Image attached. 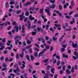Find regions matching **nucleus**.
Returning a JSON list of instances; mask_svg holds the SVG:
<instances>
[{
	"label": "nucleus",
	"mask_w": 78,
	"mask_h": 78,
	"mask_svg": "<svg viewBox=\"0 0 78 78\" xmlns=\"http://www.w3.org/2000/svg\"><path fill=\"white\" fill-rule=\"evenodd\" d=\"M56 58L58 59H61V57L58 55H57L56 57Z\"/></svg>",
	"instance_id": "nucleus-50"
},
{
	"label": "nucleus",
	"mask_w": 78,
	"mask_h": 78,
	"mask_svg": "<svg viewBox=\"0 0 78 78\" xmlns=\"http://www.w3.org/2000/svg\"><path fill=\"white\" fill-rule=\"evenodd\" d=\"M57 66H59L61 64V61L60 60H58L57 62Z\"/></svg>",
	"instance_id": "nucleus-15"
},
{
	"label": "nucleus",
	"mask_w": 78,
	"mask_h": 78,
	"mask_svg": "<svg viewBox=\"0 0 78 78\" xmlns=\"http://www.w3.org/2000/svg\"><path fill=\"white\" fill-rule=\"evenodd\" d=\"M74 17H78V14H75L74 16Z\"/></svg>",
	"instance_id": "nucleus-57"
},
{
	"label": "nucleus",
	"mask_w": 78,
	"mask_h": 78,
	"mask_svg": "<svg viewBox=\"0 0 78 78\" xmlns=\"http://www.w3.org/2000/svg\"><path fill=\"white\" fill-rule=\"evenodd\" d=\"M39 64H40V63L39 62H36L34 63V65L36 66H38V65H39Z\"/></svg>",
	"instance_id": "nucleus-45"
},
{
	"label": "nucleus",
	"mask_w": 78,
	"mask_h": 78,
	"mask_svg": "<svg viewBox=\"0 0 78 78\" xmlns=\"http://www.w3.org/2000/svg\"><path fill=\"white\" fill-rule=\"evenodd\" d=\"M26 58H27L28 61L30 62L31 61V60H30V57L28 55H26Z\"/></svg>",
	"instance_id": "nucleus-16"
},
{
	"label": "nucleus",
	"mask_w": 78,
	"mask_h": 78,
	"mask_svg": "<svg viewBox=\"0 0 78 78\" xmlns=\"http://www.w3.org/2000/svg\"><path fill=\"white\" fill-rule=\"evenodd\" d=\"M61 50L62 52H64V51H65V49H64V48H62L61 49Z\"/></svg>",
	"instance_id": "nucleus-39"
},
{
	"label": "nucleus",
	"mask_w": 78,
	"mask_h": 78,
	"mask_svg": "<svg viewBox=\"0 0 78 78\" xmlns=\"http://www.w3.org/2000/svg\"><path fill=\"white\" fill-rule=\"evenodd\" d=\"M71 72L72 73H74V67H73L71 70Z\"/></svg>",
	"instance_id": "nucleus-28"
},
{
	"label": "nucleus",
	"mask_w": 78,
	"mask_h": 78,
	"mask_svg": "<svg viewBox=\"0 0 78 78\" xmlns=\"http://www.w3.org/2000/svg\"><path fill=\"white\" fill-rule=\"evenodd\" d=\"M69 29H65L64 30V31H71V30H72V27L71 26H69Z\"/></svg>",
	"instance_id": "nucleus-9"
},
{
	"label": "nucleus",
	"mask_w": 78,
	"mask_h": 78,
	"mask_svg": "<svg viewBox=\"0 0 78 78\" xmlns=\"http://www.w3.org/2000/svg\"><path fill=\"white\" fill-rule=\"evenodd\" d=\"M72 46L73 47H78V45L76 44H74V43H73V42H72Z\"/></svg>",
	"instance_id": "nucleus-6"
},
{
	"label": "nucleus",
	"mask_w": 78,
	"mask_h": 78,
	"mask_svg": "<svg viewBox=\"0 0 78 78\" xmlns=\"http://www.w3.org/2000/svg\"><path fill=\"white\" fill-rule=\"evenodd\" d=\"M21 12V10H20L19 11H18V12H16L17 14H19V13H20Z\"/></svg>",
	"instance_id": "nucleus-63"
},
{
	"label": "nucleus",
	"mask_w": 78,
	"mask_h": 78,
	"mask_svg": "<svg viewBox=\"0 0 78 78\" xmlns=\"http://www.w3.org/2000/svg\"><path fill=\"white\" fill-rule=\"evenodd\" d=\"M63 37H60L59 38V41L60 42H61L62 41V39H63Z\"/></svg>",
	"instance_id": "nucleus-56"
},
{
	"label": "nucleus",
	"mask_w": 78,
	"mask_h": 78,
	"mask_svg": "<svg viewBox=\"0 0 78 78\" xmlns=\"http://www.w3.org/2000/svg\"><path fill=\"white\" fill-rule=\"evenodd\" d=\"M31 61H33L34 59H35V58L32 55L30 56Z\"/></svg>",
	"instance_id": "nucleus-25"
},
{
	"label": "nucleus",
	"mask_w": 78,
	"mask_h": 78,
	"mask_svg": "<svg viewBox=\"0 0 78 78\" xmlns=\"http://www.w3.org/2000/svg\"><path fill=\"white\" fill-rule=\"evenodd\" d=\"M74 69L75 70H77L78 69V66L76 65L74 66Z\"/></svg>",
	"instance_id": "nucleus-36"
},
{
	"label": "nucleus",
	"mask_w": 78,
	"mask_h": 78,
	"mask_svg": "<svg viewBox=\"0 0 78 78\" xmlns=\"http://www.w3.org/2000/svg\"><path fill=\"white\" fill-rule=\"evenodd\" d=\"M43 12H44V9H41L40 11V13L42 14V13H43Z\"/></svg>",
	"instance_id": "nucleus-27"
},
{
	"label": "nucleus",
	"mask_w": 78,
	"mask_h": 78,
	"mask_svg": "<svg viewBox=\"0 0 78 78\" xmlns=\"http://www.w3.org/2000/svg\"><path fill=\"white\" fill-rule=\"evenodd\" d=\"M32 34L33 36H34V35H36V32H32Z\"/></svg>",
	"instance_id": "nucleus-31"
},
{
	"label": "nucleus",
	"mask_w": 78,
	"mask_h": 78,
	"mask_svg": "<svg viewBox=\"0 0 78 78\" xmlns=\"http://www.w3.org/2000/svg\"><path fill=\"white\" fill-rule=\"evenodd\" d=\"M52 40L53 41H58V38L57 37H55V36H54L52 38Z\"/></svg>",
	"instance_id": "nucleus-10"
},
{
	"label": "nucleus",
	"mask_w": 78,
	"mask_h": 78,
	"mask_svg": "<svg viewBox=\"0 0 78 78\" xmlns=\"http://www.w3.org/2000/svg\"><path fill=\"white\" fill-rule=\"evenodd\" d=\"M24 15V13H22V14L21 15H20L19 17H23V19H25V17L24 16H23Z\"/></svg>",
	"instance_id": "nucleus-23"
},
{
	"label": "nucleus",
	"mask_w": 78,
	"mask_h": 78,
	"mask_svg": "<svg viewBox=\"0 0 78 78\" xmlns=\"http://www.w3.org/2000/svg\"><path fill=\"white\" fill-rule=\"evenodd\" d=\"M22 32H23V33H24L25 31H24L25 30V28H24V25H23L22 28Z\"/></svg>",
	"instance_id": "nucleus-21"
},
{
	"label": "nucleus",
	"mask_w": 78,
	"mask_h": 78,
	"mask_svg": "<svg viewBox=\"0 0 78 78\" xmlns=\"http://www.w3.org/2000/svg\"><path fill=\"white\" fill-rule=\"evenodd\" d=\"M73 54L74 55H76V57H75L74 56H73V58H74L75 60L76 58H78V52L76 51H75L74 52H73Z\"/></svg>",
	"instance_id": "nucleus-3"
},
{
	"label": "nucleus",
	"mask_w": 78,
	"mask_h": 78,
	"mask_svg": "<svg viewBox=\"0 0 78 78\" xmlns=\"http://www.w3.org/2000/svg\"><path fill=\"white\" fill-rule=\"evenodd\" d=\"M62 56L63 58H68V55H65L64 54H62Z\"/></svg>",
	"instance_id": "nucleus-18"
},
{
	"label": "nucleus",
	"mask_w": 78,
	"mask_h": 78,
	"mask_svg": "<svg viewBox=\"0 0 78 78\" xmlns=\"http://www.w3.org/2000/svg\"><path fill=\"white\" fill-rule=\"evenodd\" d=\"M34 50H35L36 51H39V49L37 48H34Z\"/></svg>",
	"instance_id": "nucleus-37"
},
{
	"label": "nucleus",
	"mask_w": 78,
	"mask_h": 78,
	"mask_svg": "<svg viewBox=\"0 0 78 78\" xmlns=\"http://www.w3.org/2000/svg\"><path fill=\"white\" fill-rule=\"evenodd\" d=\"M45 39L46 40H48V39H49V37L47 36H46L45 37Z\"/></svg>",
	"instance_id": "nucleus-59"
},
{
	"label": "nucleus",
	"mask_w": 78,
	"mask_h": 78,
	"mask_svg": "<svg viewBox=\"0 0 78 78\" xmlns=\"http://www.w3.org/2000/svg\"><path fill=\"white\" fill-rule=\"evenodd\" d=\"M18 41H19V40H17L15 41L16 45H17L18 44L17 42H18Z\"/></svg>",
	"instance_id": "nucleus-61"
},
{
	"label": "nucleus",
	"mask_w": 78,
	"mask_h": 78,
	"mask_svg": "<svg viewBox=\"0 0 78 78\" xmlns=\"http://www.w3.org/2000/svg\"><path fill=\"white\" fill-rule=\"evenodd\" d=\"M53 48L52 46H51L50 51H51L52 50H53Z\"/></svg>",
	"instance_id": "nucleus-49"
},
{
	"label": "nucleus",
	"mask_w": 78,
	"mask_h": 78,
	"mask_svg": "<svg viewBox=\"0 0 78 78\" xmlns=\"http://www.w3.org/2000/svg\"><path fill=\"white\" fill-rule=\"evenodd\" d=\"M5 45V43H2V42H0V46L1 47L2 45Z\"/></svg>",
	"instance_id": "nucleus-38"
},
{
	"label": "nucleus",
	"mask_w": 78,
	"mask_h": 78,
	"mask_svg": "<svg viewBox=\"0 0 78 78\" xmlns=\"http://www.w3.org/2000/svg\"><path fill=\"white\" fill-rule=\"evenodd\" d=\"M16 70L17 72H20V69H19V68L18 67H17V68H16Z\"/></svg>",
	"instance_id": "nucleus-34"
},
{
	"label": "nucleus",
	"mask_w": 78,
	"mask_h": 78,
	"mask_svg": "<svg viewBox=\"0 0 78 78\" xmlns=\"http://www.w3.org/2000/svg\"><path fill=\"white\" fill-rule=\"evenodd\" d=\"M5 38H3L2 39V42H5Z\"/></svg>",
	"instance_id": "nucleus-58"
},
{
	"label": "nucleus",
	"mask_w": 78,
	"mask_h": 78,
	"mask_svg": "<svg viewBox=\"0 0 78 78\" xmlns=\"http://www.w3.org/2000/svg\"><path fill=\"white\" fill-rule=\"evenodd\" d=\"M50 3H55V1L50 0Z\"/></svg>",
	"instance_id": "nucleus-62"
},
{
	"label": "nucleus",
	"mask_w": 78,
	"mask_h": 78,
	"mask_svg": "<svg viewBox=\"0 0 78 78\" xmlns=\"http://www.w3.org/2000/svg\"><path fill=\"white\" fill-rule=\"evenodd\" d=\"M15 4V2L14 1H12L11 2H9L10 5H14V4Z\"/></svg>",
	"instance_id": "nucleus-24"
},
{
	"label": "nucleus",
	"mask_w": 78,
	"mask_h": 78,
	"mask_svg": "<svg viewBox=\"0 0 78 78\" xmlns=\"http://www.w3.org/2000/svg\"><path fill=\"white\" fill-rule=\"evenodd\" d=\"M5 7V8H8V2L6 3Z\"/></svg>",
	"instance_id": "nucleus-48"
},
{
	"label": "nucleus",
	"mask_w": 78,
	"mask_h": 78,
	"mask_svg": "<svg viewBox=\"0 0 78 78\" xmlns=\"http://www.w3.org/2000/svg\"><path fill=\"white\" fill-rule=\"evenodd\" d=\"M22 65L23 66V67H20V68L22 69H24V67H25V66L23 64H22Z\"/></svg>",
	"instance_id": "nucleus-30"
},
{
	"label": "nucleus",
	"mask_w": 78,
	"mask_h": 78,
	"mask_svg": "<svg viewBox=\"0 0 78 78\" xmlns=\"http://www.w3.org/2000/svg\"><path fill=\"white\" fill-rule=\"evenodd\" d=\"M47 9H45L46 12H47V14L48 16H50V9H49V7H47Z\"/></svg>",
	"instance_id": "nucleus-1"
},
{
	"label": "nucleus",
	"mask_w": 78,
	"mask_h": 78,
	"mask_svg": "<svg viewBox=\"0 0 78 78\" xmlns=\"http://www.w3.org/2000/svg\"><path fill=\"white\" fill-rule=\"evenodd\" d=\"M22 4L21 2L20 3V8H22Z\"/></svg>",
	"instance_id": "nucleus-53"
},
{
	"label": "nucleus",
	"mask_w": 78,
	"mask_h": 78,
	"mask_svg": "<svg viewBox=\"0 0 78 78\" xmlns=\"http://www.w3.org/2000/svg\"><path fill=\"white\" fill-rule=\"evenodd\" d=\"M24 53L23 52H22V54H20V58H23V55H24Z\"/></svg>",
	"instance_id": "nucleus-17"
},
{
	"label": "nucleus",
	"mask_w": 78,
	"mask_h": 78,
	"mask_svg": "<svg viewBox=\"0 0 78 78\" xmlns=\"http://www.w3.org/2000/svg\"><path fill=\"white\" fill-rule=\"evenodd\" d=\"M2 67L4 68L6 67V64L3 63L2 64Z\"/></svg>",
	"instance_id": "nucleus-42"
},
{
	"label": "nucleus",
	"mask_w": 78,
	"mask_h": 78,
	"mask_svg": "<svg viewBox=\"0 0 78 78\" xmlns=\"http://www.w3.org/2000/svg\"><path fill=\"white\" fill-rule=\"evenodd\" d=\"M37 29L38 30V32H39V31H41V32H43V31H44L43 29L41 27L37 28Z\"/></svg>",
	"instance_id": "nucleus-7"
},
{
	"label": "nucleus",
	"mask_w": 78,
	"mask_h": 78,
	"mask_svg": "<svg viewBox=\"0 0 78 78\" xmlns=\"http://www.w3.org/2000/svg\"><path fill=\"white\" fill-rule=\"evenodd\" d=\"M55 27H61V25L60 24L57 25V24H55Z\"/></svg>",
	"instance_id": "nucleus-55"
},
{
	"label": "nucleus",
	"mask_w": 78,
	"mask_h": 78,
	"mask_svg": "<svg viewBox=\"0 0 78 78\" xmlns=\"http://www.w3.org/2000/svg\"><path fill=\"white\" fill-rule=\"evenodd\" d=\"M34 9H35V7H30L29 9V11H30L31 10H32V11H34Z\"/></svg>",
	"instance_id": "nucleus-11"
},
{
	"label": "nucleus",
	"mask_w": 78,
	"mask_h": 78,
	"mask_svg": "<svg viewBox=\"0 0 78 78\" xmlns=\"http://www.w3.org/2000/svg\"><path fill=\"white\" fill-rule=\"evenodd\" d=\"M28 20V18H25L24 20V22H27V21Z\"/></svg>",
	"instance_id": "nucleus-51"
},
{
	"label": "nucleus",
	"mask_w": 78,
	"mask_h": 78,
	"mask_svg": "<svg viewBox=\"0 0 78 78\" xmlns=\"http://www.w3.org/2000/svg\"><path fill=\"white\" fill-rule=\"evenodd\" d=\"M29 14H30V13H29V12L28 11H27L25 13V15L26 16H29Z\"/></svg>",
	"instance_id": "nucleus-22"
},
{
	"label": "nucleus",
	"mask_w": 78,
	"mask_h": 78,
	"mask_svg": "<svg viewBox=\"0 0 78 78\" xmlns=\"http://www.w3.org/2000/svg\"><path fill=\"white\" fill-rule=\"evenodd\" d=\"M16 59H19V54H17L16 55Z\"/></svg>",
	"instance_id": "nucleus-29"
},
{
	"label": "nucleus",
	"mask_w": 78,
	"mask_h": 78,
	"mask_svg": "<svg viewBox=\"0 0 78 78\" xmlns=\"http://www.w3.org/2000/svg\"><path fill=\"white\" fill-rule=\"evenodd\" d=\"M55 68H53L51 69V72L52 73L54 74V70H55Z\"/></svg>",
	"instance_id": "nucleus-14"
},
{
	"label": "nucleus",
	"mask_w": 78,
	"mask_h": 78,
	"mask_svg": "<svg viewBox=\"0 0 78 78\" xmlns=\"http://www.w3.org/2000/svg\"><path fill=\"white\" fill-rule=\"evenodd\" d=\"M65 69H66V66H64L62 68V70L63 71H65L66 70Z\"/></svg>",
	"instance_id": "nucleus-54"
},
{
	"label": "nucleus",
	"mask_w": 78,
	"mask_h": 78,
	"mask_svg": "<svg viewBox=\"0 0 78 78\" xmlns=\"http://www.w3.org/2000/svg\"><path fill=\"white\" fill-rule=\"evenodd\" d=\"M49 59H45L42 61L43 62H44L45 63H46V62H48V61Z\"/></svg>",
	"instance_id": "nucleus-19"
},
{
	"label": "nucleus",
	"mask_w": 78,
	"mask_h": 78,
	"mask_svg": "<svg viewBox=\"0 0 78 78\" xmlns=\"http://www.w3.org/2000/svg\"><path fill=\"white\" fill-rule=\"evenodd\" d=\"M27 44H31V41L27 40Z\"/></svg>",
	"instance_id": "nucleus-33"
},
{
	"label": "nucleus",
	"mask_w": 78,
	"mask_h": 78,
	"mask_svg": "<svg viewBox=\"0 0 78 78\" xmlns=\"http://www.w3.org/2000/svg\"><path fill=\"white\" fill-rule=\"evenodd\" d=\"M71 5L73 6L75 5V3H74V1H72L71 2Z\"/></svg>",
	"instance_id": "nucleus-35"
},
{
	"label": "nucleus",
	"mask_w": 78,
	"mask_h": 78,
	"mask_svg": "<svg viewBox=\"0 0 78 78\" xmlns=\"http://www.w3.org/2000/svg\"><path fill=\"white\" fill-rule=\"evenodd\" d=\"M67 68L68 69H71V66L70 65L68 66L67 67Z\"/></svg>",
	"instance_id": "nucleus-46"
},
{
	"label": "nucleus",
	"mask_w": 78,
	"mask_h": 78,
	"mask_svg": "<svg viewBox=\"0 0 78 78\" xmlns=\"http://www.w3.org/2000/svg\"><path fill=\"white\" fill-rule=\"evenodd\" d=\"M58 8L59 9H60L61 10L62 9V6L61 5H58Z\"/></svg>",
	"instance_id": "nucleus-26"
},
{
	"label": "nucleus",
	"mask_w": 78,
	"mask_h": 78,
	"mask_svg": "<svg viewBox=\"0 0 78 78\" xmlns=\"http://www.w3.org/2000/svg\"><path fill=\"white\" fill-rule=\"evenodd\" d=\"M37 22V19H35L34 21V23H36Z\"/></svg>",
	"instance_id": "nucleus-64"
},
{
	"label": "nucleus",
	"mask_w": 78,
	"mask_h": 78,
	"mask_svg": "<svg viewBox=\"0 0 78 78\" xmlns=\"http://www.w3.org/2000/svg\"><path fill=\"white\" fill-rule=\"evenodd\" d=\"M46 49H47L48 50V49L50 48V46L49 45L47 46L46 47Z\"/></svg>",
	"instance_id": "nucleus-52"
},
{
	"label": "nucleus",
	"mask_w": 78,
	"mask_h": 78,
	"mask_svg": "<svg viewBox=\"0 0 78 78\" xmlns=\"http://www.w3.org/2000/svg\"><path fill=\"white\" fill-rule=\"evenodd\" d=\"M28 19L30 20H33L34 19H35L34 18L32 17V16L30 15L28 17Z\"/></svg>",
	"instance_id": "nucleus-5"
},
{
	"label": "nucleus",
	"mask_w": 78,
	"mask_h": 78,
	"mask_svg": "<svg viewBox=\"0 0 78 78\" xmlns=\"http://www.w3.org/2000/svg\"><path fill=\"white\" fill-rule=\"evenodd\" d=\"M20 38H20H21V37H20L19 36H16L15 37V39H17V38Z\"/></svg>",
	"instance_id": "nucleus-40"
},
{
	"label": "nucleus",
	"mask_w": 78,
	"mask_h": 78,
	"mask_svg": "<svg viewBox=\"0 0 78 78\" xmlns=\"http://www.w3.org/2000/svg\"><path fill=\"white\" fill-rule=\"evenodd\" d=\"M25 25H26V27H27V28H29V29L31 27H30V25H31V23H30V21H28L27 24H25Z\"/></svg>",
	"instance_id": "nucleus-2"
},
{
	"label": "nucleus",
	"mask_w": 78,
	"mask_h": 78,
	"mask_svg": "<svg viewBox=\"0 0 78 78\" xmlns=\"http://www.w3.org/2000/svg\"><path fill=\"white\" fill-rule=\"evenodd\" d=\"M9 60V58H8V57H6L5 58V61L8 62V60Z\"/></svg>",
	"instance_id": "nucleus-60"
},
{
	"label": "nucleus",
	"mask_w": 78,
	"mask_h": 78,
	"mask_svg": "<svg viewBox=\"0 0 78 78\" xmlns=\"http://www.w3.org/2000/svg\"><path fill=\"white\" fill-rule=\"evenodd\" d=\"M38 40L39 41H42V38L40 37V38H38Z\"/></svg>",
	"instance_id": "nucleus-47"
},
{
	"label": "nucleus",
	"mask_w": 78,
	"mask_h": 78,
	"mask_svg": "<svg viewBox=\"0 0 78 78\" xmlns=\"http://www.w3.org/2000/svg\"><path fill=\"white\" fill-rule=\"evenodd\" d=\"M12 24L13 25H17V23L15 21H13Z\"/></svg>",
	"instance_id": "nucleus-32"
},
{
	"label": "nucleus",
	"mask_w": 78,
	"mask_h": 78,
	"mask_svg": "<svg viewBox=\"0 0 78 78\" xmlns=\"http://www.w3.org/2000/svg\"><path fill=\"white\" fill-rule=\"evenodd\" d=\"M51 5H51L50 6V8H52V9H54V8H55V6H56V5L55 4H52Z\"/></svg>",
	"instance_id": "nucleus-12"
},
{
	"label": "nucleus",
	"mask_w": 78,
	"mask_h": 78,
	"mask_svg": "<svg viewBox=\"0 0 78 78\" xmlns=\"http://www.w3.org/2000/svg\"><path fill=\"white\" fill-rule=\"evenodd\" d=\"M66 72L67 73V74H70V71L69 69H67L66 70Z\"/></svg>",
	"instance_id": "nucleus-20"
},
{
	"label": "nucleus",
	"mask_w": 78,
	"mask_h": 78,
	"mask_svg": "<svg viewBox=\"0 0 78 78\" xmlns=\"http://www.w3.org/2000/svg\"><path fill=\"white\" fill-rule=\"evenodd\" d=\"M34 56L36 57H37V52H35L34 53Z\"/></svg>",
	"instance_id": "nucleus-41"
},
{
	"label": "nucleus",
	"mask_w": 78,
	"mask_h": 78,
	"mask_svg": "<svg viewBox=\"0 0 78 78\" xmlns=\"http://www.w3.org/2000/svg\"><path fill=\"white\" fill-rule=\"evenodd\" d=\"M48 74L46 73L45 74V76L44 77V78H49L48 77V74H49V72L48 71Z\"/></svg>",
	"instance_id": "nucleus-8"
},
{
	"label": "nucleus",
	"mask_w": 78,
	"mask_h": 78,
	"mask_svg": "<svg viewBox=\"0 0 78 78\" xmlns=\"http://www.w3.org/2000/svg\"><path fill=\"white\" fill-rule=\"evenodd\" d=\"M73 23H75V19L72 18V20L70 22V24H73Z\"/></svg>",
	"instance_id": "nucleus-13"
},
{
	"label": "nucleus",
	"mask_w": 78,
	"mask_h": 78,
	"mask_svg": "<svg viewBox=\"0 0 78 78\" xmlns=\"http://www.w3.org/2000/svg\"><path fill=\"white\" fill-rule=\"evenodd\" d=\"M47 49L44 48L42 51V52H40L38 55L39 57H40V56H42V54H43V53H44V52H45V51H47Z\"/></svg>",
	"instance_id": "nucleus-4"
},
{
	"label": "nucleus",
	"mask_w": 78,
	"mask_h": 78,
	"mask_svg": "<svg viewBox=\"0 0 78 78\" xmlns=\"http://www.w3.org/2000/svg\"><path fill=\"white\" fill-rule=\"evenodd\" d=\"M3 53L4 54H7V53H8V52L7 51L5 50L3 51Z\"/></svg>",
	"instance_id": "nucleus-44"
},
{
	"label": "nucleus",
	"mask_w": 78,
	"mask_h": 78,
	"mask_svg": "<svg viewBox=\"0 0 78 78\" xmlns=\"http://www.w3.org/2000/svg\"><path fill=\"white\" fill-rule=\"evenodd\" d=\"M7 49H8L9 50H11V48L10 47H7L6 48H5V49L6 50Z\"/></svg>",
	"instance_id": "nucleus-43"
}]
</instances>
